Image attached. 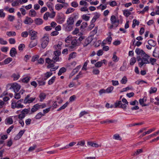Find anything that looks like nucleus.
Wrapping results in <instances>:
<instances>
[{
    "label": "nucleus",
    "mask_w": 159,
    "mask_h": 159,
    "mask_svg": "<svg viewBox=\"0 0 159 159\" xmlns=\"http://www.w3.org/2000/svg\"><path fill=\"white\" fill-rule=\"evenodd\" d=\"M61 54V51L60 50H57L54 52L53 57L52 60L49 58H47L46 59V62L48 64L47 66L48 68H49L53 67L54 66V63L61 61V58L59 57Z\"/></svg>",
    "instance_id": "obj_1"
},
{
    "label": "nucleus",
    "mask_w": 159,
    "mask_h": 159,
    "mask_svg": "<svg viewBox=\"0 0 159 159\" xmlns=\"http://www.w3.org/2000/svg\"><path fill=\"white\" fill-rule=\"evenodd\" d=\"M149 57V56L147 54L142 57L139 56H137V58L139 66L141 67L143 66H145L146 64L150 63Z\"/></svg>",
    "instance_id": "obj_2"
},
{
    "label": "nucleus",
    "mask_w": 159,
    "mask_h": 159,
    "mask_svg": "<svg viewBox=\"0 0 159 159\" xmlns=\"http://www.w3.org/2000/svg\"><path fill=\"white\" fill-rule=\"evenodd\" d=\"M110 20L112 24L110 26H109V28L111 29L117 27L119 24V20L114 15L111 16Z\"/></svg>",
    "instance_id": "obj_3"
},
{
    "label": "nucleus",
    "mask_w": 159,
    "mask_h": 159,
    "mask_svg": "<svg viewBox=\"0 0 159 159\" xmlns=\"http://www.w3.org/2000/svg\"><path fill=\"white\" fill-rule=\"evenodd\" d=\"M49 42L48 35L45 34L41 39V46L43 48H45L48 45Z\"/></svg>",
    "instance_id": "obj_4"
},
{
    "label": "nucleus",
    "mask_w": 159,
    "mask_h": 159,
    "mask_svg": "<svg viewBox=\"0 0 159 159\" xmlns=\"http://www.w3.org/2000/svg\"><path fill=\"white\" fill-rule=\"evenodd\" d=\"M37 32L33 30H30L29 31V34L30 36V39L31 40H37L38 37L37 36Z\"/></svg>",
    "instance_id": "obj_5"
},
{
    "label": "nucleus",
    "mask_w": 159,
    "mask_h": 159,
    "mask_svg": "<svg viewBox=\"0 0 159 159\" xmlns=\"http://www.w3.org/2000/svg\"><path fill=\"white\" fill-rule=\"evenodd\" d=\"M24 107V105L21 104V102H19V101H17V102H16L13 100L11 103V108L13 109L15 108H22Z\"/></svg>",
    "instance_id": "obj_6"
},
{
    "label": "nucleus",
    "mask_w": 159,
    "mask_h": 159,
    "mask_svg": "<svg viewBox=\"0 0 159 159\" xmlns=\"http://www.w3.org/2000/svg\"><path fill=\"white\" fill-rule=\"evenodd\" d=\"M10 89H12L15 93H17L20 90V86L16 83H14L11 84Z\"/></svg>",
    "instance_id": "obj_7"
},
{
    "label": "nucleus",
    "mask_w": 159,
    "mask_h": 159,
    "mask_svg": "<svg viewBox=\"0 0 159 159\" xmlns=\"http://www.w3.org/2000/svg\"><path fill=\"white\" fill-rule=\"evenodd\" d=\"M30 111V109H25L21 111V113L18 115V117L19 119L23 120L25 117L26 114L28 113Z\"/></svg>",
    "instance_id": "obj_8"
},
{
    "label": "nucleus",
    "mask_w": 159,
    "mask_h": 159,
    "mask_svg": "<svg viewBox=\"0 0 159 159\" xmlns=\"http://www.w3.org/2000/svg\"><path fill=\"white\" fill-rule=\"evenodd\" d=\"M65 19V17L63 14H59L57 16V21L58 23L61 24L64 22Z\"/></svg>",
    "instance_id": "obj_9"
},
{
    "label": "nucleus",
    "mask_w": 159,
    "mask_h": 159,
    "mask_svg": "<svg viewBox=\"0 0 159 159\" xmlns=\"http://www.w3.org/2000/svg\"><path fill=\"white\" fill-rule=\"evenodd\" d=\"M30 95H27L24 100V103L25 104L30 103L33 102L35 99V98H30Z\"/></svg>",
    "instance_id": "obj_10"
},
{
    "label": "nucleus",
    "mask_w": 159,
    "mask_h": 159,
    "mask_svg": "<svg viewBox=\"0 0 159 159\" xmlns=\"http://www.w3.org/2000/svg\"><path fill=\"white\" fill-rule=\"evenodd\" d=\"M17 116H10L6 119L5 121V123L6 125H11L13 123V119L17 118Z\"/></svg>",
    "instance_id": "obj_11"
},
{
    "label": "nucleus",
    "mask_w": 159,
    "mask_h": 159,
    "mask_svg": "<svg viewBox=\"0 0 159 159\" xmlns=\"http://www.w3.org/2000/svg\"><path fill=\"white\" fill-rule=\"evenodd\" d=\"M63 29L66 31H69L73 29V26L67 23L63 25Z\"/></svg>",
    "instance_id": "obj_12"
},
{
    "label": "nucleus",
    "mask_w": 159,
    "mask_h": 159,
    "mask_svg": "<svg viewBox=\"0 0 159 159\" xmlns=\"http://www.w3.org/2000/svg\"><path fill=\"white\" fill-rule=\"evenodd\" d=\"M135 52L138 55H140V57L143 56L147 54L143 50L140 49L139 48L136 49Z\"/></svg>",
    "instance_id": "obj_13"
},
{
    "label": "nucleus",
    "mask_w": 159,
    "mask_h": 159,
    "mask_svg": "<svg viewBox=\"0 0 159 159\" xmlns=\"http://www.w3.org/2000/svg\"><path fill=\"white\" fill-rule=\"evenodd\" d=\"M93 39V38H92V36L89 37L85 40L84 44V47H85L87 46L91 42Z\"/></svg>",
    "instance_id": "obj_14"
},
{
    "label": "nucleus",
    "mask_w": 159,
    "mask_h": 159,
    "mask_svg": "<svg viewBox=\"0 0 159 159\" xmlns=\"http://www.w3.org/2000/svg\"><path fill=\"white\" fill-rule=\"evenodd\" d=\"M153 56L154 57L159 58V48H155L153 53Z\"/></svg>",
    "instance_id": "obj_15"
},
{
    "label": "nucleus",
    "mask_w": 159,
    "mask_h": 159,
    "mask_svg": "<svg viewBox=\"0 0 159 159\" xmlns=\"http://www.w3.org/2000/svg\"><path fill=\"white\" fill-rule=\"evenodd\" d=\"M100 14L99 13L96 12L94 13V15L92 20H91L92 23H94L96 20L100 16Z\"/></svg>",
    "instance_id": "obj_16"
},
{
    "label": "nucleus",
    "mask_w": 159,
    "mask_h": 159,
    "mask_svg": "<svg viewBox=\"0 0 159 159\" xmlns=\"http://www.w3.org/2000/svg\"><path fill=\"white\" fill-rule=\"evenodd\" d=\"M25 131V129L20 130L17 135L15 137V139L16 140H17L20 139L23 135Z\"/></svg>",
    "instance_id": "obj_17"
},
{
    "label": "nucleus",
    "mask_w": 159,
    "mask_h": 159,
    "mask_svg": "<svg viewBox=\"0 0 159 159\" xmlns=\"http://www.w3.org/2000/svg\"><path fill=\"white\" fill-rule=\"evenodd\" d=\"M33 22V20L30 17H27L24 21L25 24H30Z\"/></svg>",
    "instance_id": "obj_18"
},
{
    "label": "nucleus",
    "mask_w": 159,
    "mask_h": 159,
    "mask_svg": "<svg viewBox=\"0 0 159 159\" xmlns=\"http://www.w3.org/2000/svg\"><path fill=\"white\" fill-rule=\"evenodd\" d=\"M43 21L42 19L37 18L35 19L34 23L37 25H40L43 24Z\"/></svg>",
    "instance_id": "obj_19"
},
{
    "label": "nucleus",
    "mask_w": 159,
    "mask_h": 159,
    "mask_svg": "<svg viewBox=\"0 0 159 159\" xmlns=\"http://www.w3.org/2000/svg\"><path fill=\"white\" fill-rule=\"evenodd\" d=\"M17 53V52L16 48H12L10 50V54L11 57H14Z\"/></svg>",
    "instance_id": "obj_20"
},
{
    "label": "nucleus",
    "mask_w": 159,
    "mask_h": 159,
    "mask_svg": "<svg viewBox=\"0 0 159 159\" xmlns=\"http://www.w3.org/2000/svg\"><path fill=\"white\" fill-rule=\"evenodd\" d=\"M37 40H32V41L30 42L29 45V47L30 48H32L35 46L37 45Z\"/></svg>",
    "instance_id": "obj_21"
},
{
    "label": "nucleus",
    "mask_w": 159,
    "mask_h": 159,
    "mask_svg": "<svg viewBox=\"0 0 159 159\" xmlns=\"http://www.w3.org/2000/svg\"><path fill=\"white\" fill-rule=\"evenodd\" d=\"M52 75V73L50 72H47L44 74V77L43 78V80H47L48 78L50 77Z\"/></svg>",
    "instance_id": "obj_22"
},
{
    "label": "nucleus",
    "mask_w": 159,
    "mask_h": 159,
    "mask_svg": "<svg viewBox=\"0 0 159 159\" xmlns=\"http://www.w3.org/2000/svg\"><path fill=\"white\" fill-rule=\"evenodd\" d=\"M74 22V18L72 17H70L68 18L66 21V23L69 24L71 25L72 26H73Z\"/></svg>",
    "instance_id": "obj_23"
},
{
    "label": "nucleus",
    "mask_w": 159,
    "mask_h": 159,
    "mask_svg": "<svg viewBox=\"0 0 159 159\" xmlns=\"http://www.w3.org/2000/svg\"><path fill=\"white\" fill-rule=\"evenodd\" d=\"M21 26L22 21L20 20H18L17 24L15 25V27L17 30H19L21 28Z\"/></svg>",
    "instance_id": "obj_24"
},
{
    "label": "nucleus",
    "mask_w": 159,
    "mask_h": 159,
    "mask_svg": "<svg viewBox=\"0 0 159 159\" xmlns=\"http://www.w3.org/2000/svg\"><path fill=\"white\" fill-rule=\"evenodd\" d=\"M155 128H153L149 129L147 131L143 132L142 134V136H145L146 134H150L153 131H154L155 130Z\"/></svg>",
    "instance_id": "obj_25"
},
{
    "label": "nucleus",
    "mask_w": 159,
    "mask_h": 159,
    "mask_svg": "<svg viewBox=\"0 0 159 159\" xmlns=\"http://www.w3.org/2000/svg\"><path fill=\"white\" fill-rule=\"evenodd\" d=\"M71 42V44L75 46H76L78 44H79L77 38H76L73 39H72Z\"/></svg>",
    "instance_id": "obj_26"
},
{
    "label": "nucleus",
    "mask_w": 159,
    "mask_h": 159,
    "mask_svg": "<svg viewBox=\"0 0 159 159\" xmlns=\"http://www.w3.org/2000/svg\"><path fill=\"white\" fill-rule=\"evenodd\" d=\"M36 12L33 9L31 10L29 12V15L31 17H35L36 15Z\"/></svg>",
    "instance_id": "obj_27"
},
{
    "label": "nucleus",
    "mask_w": 159,
    "mask_h": 159,
    "mask_svg": "<svg viewBox=\"0 0 159 159\" xmlns=\"http://www.w3.org/2000/svg\"><path fill=\"white\" fill-rule=\"evenodd\" d=\"M12 2L11 5L12 6L15 7L19 5V3L21 2V0H16Z\"/></svg>",
    "instance_id": "obj_28"
},
{
    "label": "nucleus",
    "mask_w": 159,
    "mask_h": 159,
    "mask_svg": "<svg viewBox=\"0 0 159 159\" xmlns=\"http://www.w3.org/2000/svg\"><path fill=\"white\" fill-rule=\"evenodd\" d=\"M80 67V66H77L74 69L71 73L72 75H74L76 73L79 71Z\"/></svg>",
    "instance_id": "obj_29"
},
{
    "label": "nucleus",
    "mask_w": 159,
    "mask_h": 159,
    "mask_svg": "<svg viewBox=\"0 0 159 159\" xmlns=\"http://www.w3.org/2000/svg\"><path fill=\"white\" fill-rule=\"evenodd\" d=\"M66 70V68L62 67L60 69L58 73V75L59 76L61 75L63 73L65 72Z\"/></svg>",
    "instance_id": "obj_30"
},
{
    "label": "nucleus",
    "mask_w": 159,
    "mask_h": 159,
    "mask_svg": "<svg viewBox=\"0 0 159 159\" xmlns=\"http://www.w3.org/2000/svg\"><path fill=\"white\" fill-rule=\"evenodd\" d=\"M124 15L126 17H128L131 15V13L128 10H125L123 11Z\"/></svg>",
    "instance_id": "obj_31"
},
{
    "label": "nucleus",
    "mask_w": 159,
    "mask_h": 159,
    "mask_svg": "<svg viewBox=\"0 0 159 159\" xmlns=\"http://www.w3.org/2000/svg\"><path fill=\"white\" fill-rule=\"evenodd\" d=\"M87 143L88 145L93 147H95V148H98L100 146V145L98 144L92 142H88Z\"/></svg>",
    "instance_id": "obj_32"
},
{
    "label": "nucleus",
    "mask_w": 159,
    "mask_h": 159,
    "mask_svg": "<svg viewBox=\"0 0 159 159\" xmlns=\"http://www.w3.org/2000/svg\"><path fill=\"white\" fill-rule=\"evenodd\" d=\"M39 97L40 99V101L42 102L45 98L46 95L44 93H41L40 94Z\"/></svg>",
    "instance_id": "obj_33"
},
{
    "label": "nucleus",
    "mask_w": 159,
    "mask_h": 159,
    "mask_svg": "<svg viewBox=\"0 0 159 159\" xmlns=\"http://www.w3.org/2000/svg\"><path fill=\"white\" fill-rule=\"evenodd\" d=\"M64 5L60 4H58L56 5L55 8L56 9L59 11L61 10L63 7Z\"/></svg>",
    "instance_id": "obj_34"
},
{
    "label": "nucleus",
    "mask_w": 159,
    "mask_h": 159,
    "mask_svg": "<svg viewBox=\"0 0 159 159\" xmlns=\"http://www.w3.org/2000/svg\"><path fill=\"white\" fill-rule=\"evenodd\" d=\"M148 44L153 47H154L156 45V42L152 39H150L148 41Z\"/></svg>",
    "instance_id": "obj_35"
},
{
    "label": "nucleus",
    "mask_w": 159,
    "mask_h": 159,
    "mask_svg": "<svg viewBox=\"0 0 159 159\" xmlns=\"http://www.w3.org/2000/svg\"><path fill=\"white\" fill-rule=\"evenodd\" d=\"M44 116V115L40 112L38 113L35 117V118L36 119H39L41 117Z\"/></svg>",
    "instance_id": "obj_36"
},
{
    "label": "nucleus",
    "mask_w": 159,
    "mask_h": 159,
    "mask_svg": "<svg viewBox=\"0 0 159 159\" xmlns=\"http://www.w3.org/2000/svg\"><path fill=\"white\" fill-rule=\"evenodd\" d=\"M6 34L9 37L14 36L16 35V32L14 31L7 32Z\"/></svg>",
    "instance_id": "obj_37"
},
{
    "label": "nucleus",
    "mask_w": 159,
    "mask_h": 159,
    "mask_svg": "<svg viewBox=\"0 0 159 159\" xmlns=\"http://www.w3.org/2000/svg\"><path fill=\"white\" fill-rule=\"evenodd\" d=\"M159 134V130H158L156 132H155L154 133L148 135L147 137V139H148L150 138H151L153 136H156Z\"/></svg>",
    "instance_id": "obj_38"
},
{
    "label": "nucleus",
    "mask_w": 159,
    "mask_h": 159,
    "mask_svg": "<svg viewBox=\"0 0 159 159\" xmlns=\"http://www.w3.org/2000/svg\"><path fill=\"white\" fill-rule=\"evenodd\" d=\"M69 104V102H66L65 104H64L62 106L60 107L57 110L58 111H60L61 110L64 109Z\"/></svg>",
    "instance_id": "obj_39"
},
{
    "label": "nucleus",
    "mask_w": 159,
    "mask_h": 159,
    "mask_svg": "<svg viewBox=\"0 0 159 159\" xmlns=\"http://www.w3.org/2000/svg\"><path fill=\"white\" fill-rule=\"evenodd\" d=\"M69 104V102H66L65 104H64L62 106L60 107L57 110L58 111H60L61 110L64 109Z\"/></svg>",
    "instance_id": "obj_40"
},
{
    "label": "nucleus",
    "mask_w": 159,
    "mask_h": 159,
    "mask_svg": "<svg viewBox=\"0 0 159 159\" xmlns=\"http://www.w3.org/2000/svg\"><path fill=\"white\" fill-rule=\"evenodd\" d=\"M98 28L97 27H95L94 29L91 32V35L90 36H92V38H93V35L96 34L97 33Z\"/></svg>",
    "instance_id": "obj_41"
},
{
    "label": "nucleus",
    "mask_w": 159,
    "mask_h": 159,
    "mask_svg": "<svg viewBox=\"0 0 159 159\" xmlns=\"http://www.w3.org/2000/svg\"><path fill=\"white\" fill-rule=\"evenodd\" d=\"M115 120H109L108 119H107L105 120L102 121L101 122V124H104V123H113L115 122Z\"/></svg>",
    "instance_id": "obj_42"
},
{
    "label": "nucleus",
    "mask_w": 159,
    "mask_h": 159,
    "mask_svg": "<svg viewBox=\"0 0 159 159\" xmlns=\"http://www.w3.org/2000/svg\"><path fill=\"white\" fill-rule=\"evenodd\" d=\"M56 77L55 76H53L50 80H49L48 82V84L49 85L52 84L54 82Z\"/></svg>",
    "instance_id": "obj_43"
},
{
    "label": "nucleus",
    "mask_w": 159,
    "mask_h": 159,
    "mask_svg": "<svg viewBox=\"0 0 159 159\" xmlns=\"http://www.w3.org/2000/svg\"><path fill=\"white\" fill-rule=\"evenodd\" d=\"M44 81L43 78L42 79H39L38 81L39 85H43L45 84V82Z\"/></svg>",
    "instance_id": "obj_44"
},
{
    "label": "nucleus",
    "mask_w": 159,
    "mask_h": 159,
    "mask_svg": "<svg viewBox=\"0 0 159 159\" xmlns=\"http://www.w3.org/2000/svg\"><path fill=\"white\" fill-rule=\"evenodd\" d=\"M12 60V58L11 57H8L5 59L4 61V63L5 64H7L9 63Z\"/></svg>",
    "instance_id": "obj_45"
},
{
    "label": "nucleus",
    "mask_w": 159,
    "mask_h": 159,
    "mask_svg": "<svg viewBox=\"0 0 159 159\" xmlns=\"http://www.w3.org/2000/svg\"><path fill=\"white\" fill-rule=\"evenodd\" d=\"M127 81V77L124 76L122 79L120 81L121 83L122 84H125Z\"/></svg>",
    "instance_id": "obj_46"
},
{
    "label": "nucleus",
    "mask_w": 159,
    "mask_h": 159,
    "mask_svg": "<svg viewBox=\"0 0 159 159\" xmlns=\"http://www.w3.org/2000/svg\"><path fill=\"white\" fill-rule=\"evenodd\" d=\"M12 77L15 80H18L20 77V75L18 74H14L12 75Z\"/></svg>",
    "instance_id": "obj_47"
},
{
    "label": "nucleus",
    "mask_w": 159,
    "mask_h": 159,
    "mask_svg": "<svg viewBox=\"0 0 159 159\" xmlns=\"http://www.w3.org/2000/svg\"><path fill=\"white\" fill-rule=\"evenodd\" d=\"M113 61L116 62H117L119 60V58L116 55L115 53H114L112 57Z\"/></svg>",
    "instance_id": "obj_48"
},
{
    "label": "nucleus",
    "mask_w": 159,
    "mask_h": 159,
    "mask_svg": "<svg viewBox=\"0 0 159 159\" xmlns=\"http://www.w3.org/2000/svg\"><path fill=\"white\" fill-rule=\"evenodd\" d=\"M136 61V59L135 57L132 58L130 61V65L132 66L134 64Z\"/></svg>",
    "instance_id": "obj_49"
},
{
    "label": "nucleus",
    "mask_w": 159,
    "mask_h": 159,
    "mask_svg": "<svg viewBox=\"0 0 159 159\" xmlns=\"http://www.w3.org/2000/svg\"><path fill=\"white\" fill-rule=\"evenodd\" d=\"M47 5L51 11H53V5L52 3H47Z\"/></svg>",
    "instance_id": "obj_50"
},
{
    "label": "nucleus",
    "mask_w": 159,
    "mask_h": 159,
    "mask_svg": "<svg viewBox=\"0 0 159 159\" xmlns=\"http://www.w3.org/2000/svg\"><path fill=\"white\" fill-rule=\"evenodd\" d=\"M110 34L107 38L106 40L107 42V43L108 44H110L111 43L112 40V37H111V33H109Z\"/></svg>",
    "instance_id": "obj_51"
},
{
    "label": "nucleus",
    "mask_w": 159,
    "mask_h": 159,
    "mask_svg": "<svg viewBox=\"0 0 159 159\" xmlns=\"http://www.w3.org/2000/svg\"><path fill=\"white\" fill-rule=\"evenodd\" d=\"M72 40V37L70 36H68L65 39V42L66 43H70Z\"/></svg>",
    "instance_id": "obj_52"
},
{
    "label": "nucleus",
    "mask_w": 159,
    "mask_h": 159,
    "mask_svg": "<svg viewBox=\"0 0 159 159\" xmlns=\"http://www.w3.org/2000/svg\"><path fill=\"white\" fill-rule=\"evenodd\" d=\"M7 43V42L2 38H0V44L2 45H6Z\"/></svg>",
    "instance_id": "obj_53"
},
{
    "label": "nucleus",
    "mask_w": 159,
    "mask_h": 159,
    "mask_svg": "<svg viewBox=\"0 0 159 159\" xmlns=\"http://www.w3.org/2000/svg\"><path fill=\"white\" fill-rule=\"evenodd\" d=\"M75 10V9L74 8H69L67 9L66 11V14H68L71 12H73Z\"/></svg>",
    "instance_id": "obj_54"
},
{
    "label": "nucleus",
    "mask_w": 159,
    "mask_h": 159,
    "mask_svg": "<svg viewBox=\"0 0 159 159\" xmlns=\"http://www.w3.org/2000/svg\"><path fill=\"white\" fill-rule=\"evenodd\" d=\"M30 78L29 77H26L23 79L22 81L23 82L27 83L30 81Z\"/></svg>",
    "instance_id": "obj_55"
},
{
    "label": "nucleus",
    "mask_w": 159,
    "mask_h": 159,
    "mask_svg": "<svg viewBox=\"0 0 159 159\" xmlns=\"http://www.w3.org/2000/svg\"><path fill=\"white\" fill-rule=\"evenodd\" d=\"M157 90V89L155 87H151L149 90V93L150 94H152L155 93Z\"/></svg>",
    "instance_id": "obj_56"
},
{
    "label": "nucleus",
    "mask_w": 159,
    "mask_h": 159,
    "mask_svg": "<svg viewBox=\"0 0 159 159\" xmlns=\"http://www.w3.org/2000/svg\"><path fill=\"white\" fill-rule=\"evenodd\" d=\"M5 16V13L3 12V9H0V17L4 18Z\"/></svg>",
    "instance_id": "obj_57"
},
{
    "label": "nucleus",
    "mask_w": 159,
    "mask_h": 159,
    "mask_svg": "<svg viewBox=\"0 0 159 159\" xmlns=\"http://www.w3.org/2000/svg\"><path fill=\"white\" fill-rule=\"evenodd\" d=\"M82 18L85 21H88L90 18V17L87 16L86 15L84 14L82 16Z\"/></svg>",
    "instance_id": "obj_58"
},
{
    "label": "nucleus",
    "mask_w": 159,
    "mask_h": 159,
    "mask_svg": "<svg viewBox=\"0 0 159 159\" xmlns=\"http://www.w3.org/2000/svg\"><path fill=\"white\" fill-rule=\"evenodd\" d=\"M76 56V53L73 52L70 53L69 56V59L73 58L75 57Z\"/></svg>",
    "instance_id": "obj_59"
},
{
    "label": "nucleus",
    "mask_w": 159,
    "mask_h": 159,
    "mask_svg": "<svg viewBox=\"0 0 159 159\" xmlns=\"http://www.w3.org/2000/svg\"><path fill=\"white\" fill-rule=\"evenodd\" d=\"M49 13L48 12H46L44 15L43 18L45 20H47L48 19V17H49Z\"/></svg>",
    "instance_id": "obj_60"
},
{
    "label": "nucleus",
    "mask_w": 159,
    "mask_h": 159,
    "mask_svg": "<svg viewBox=\"0 0 159 159\" xmlns=\"http://www.w3.org/2000/svg\"><path fill=\"white\" fill-rule=\"evenodd\" d=\"M146 101V98L145 97L142 99H140L139 100V103L141 105L143 104V103Z\"/></svg>",
    "instance_id": "obj_61"
},
{
    "label": "nucleus",
    "mask_w": 159,
    "mask_h": 159,
    "mask_svg": "<svg viewBox=\"0 0 159 159\" xmlns=\"http://www.w3.org/2000/svg\"><path fill=\"white\" fill-rule=\"evenodd\" d=\"M28 34L29 32L28 33L27 32L25 31L21 33V36L22 37L26 38L28 36Z\"/></svg>",
    "instance_id": "obj_62"
},
{
    "label": "nucleus",
    "mask_w": 159,
    "mask_h": 159,
    "mask_svg": "<svg viewBox=\"0 0 159 159\" xmlns=\"http://www.w3.org/2000/svg\"><path fill=\"white\" fill-rule=\"evenodd\" d=\"M103 64L102 61H98L95 64V66L97 67H101Z\"/></svg>",
    "instance_id": "obj_63"
},
{
    "label": "nucleus",
    "mask_w": 159,
    "mask_h": 159,
    "mask_svg": "<svg viewBox=\"0 0 159 159\" xmlns=\"http://www.w3.org/2000/svg\"><path fill=\"white\" fill-rule=\"evenodd\" d=\"M114 89V87L113 86H111L108 88L106 90V93H111Z\"/></svg>",
    "instance_id": "obj_64"
}]
</instances>
